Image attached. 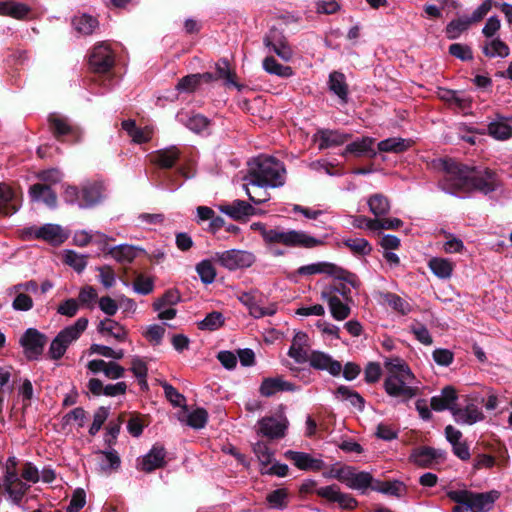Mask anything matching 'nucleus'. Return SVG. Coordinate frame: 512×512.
<instances>
[{"mask_svg": "<svg viewBox=\"0 0 512 512\" xmlns=\"http://www.w3.org/2000/svg\"><path fill=\"white\" fill-rule=\"evenodd\" d=\"M439 164L444 171L439 187L447 194L465 198L477 191L487 195L499 186L497 175L489 169L470 168L452 159H441Z\"/></svg>", "mask_w": 512, "mask_h": 512, "instance_id": "obj_1", "label": "nucleus"}, {"mask_svg": "<svg viewBox=\"0 0 512 512\" xmlns=\"http://www.w3.org/2000/svg\"><path fill=\"white\" fill-rule=\"evenodd\" d=\"M385 366L387 376L384 380V389L389 396L405 402L418 394L419 381L402 359H391Z\"/></svg>", "mask_w": 512, "mask_h": 512, "instance_id": "obj_2", "label": "nucleus"}, {"mask_svg": "<svg viewBox=\"0 0 512 512\" xmlns=\"http://www.w3.org/2000/svg\"><path fill=\"white\" fill-rule=\"evenodd\" d=\"M244 180H251L270 188H280L286 182V168L284 163L275 157L260 155L248 163Z\"/></svg>", "mask_w": 512, "mask_h": 512, "instance_id": "obj_3", "label": "nucleus"}, {"mask_svg": "<svg viewBox=\"0 0 512 512\" xmlns=\"http://www.w3.org/2000/svg\"><path fill=\"white\" fill-rule=\"evenodd\" d=\"M265 242L305 249L316 248L324 244L322 239L316 238L305 231L280 228L270 229L269 232H265Z\"/></svg>", "mask_w": 512, "mask_h": 512, "instance_id": "obj_4", "label": "nucleus"}, {"mask_svg": "<svg viewBox=\"0 0 512 512\" xmlns=\"http://www.w3.org/2000/svg\"><path fill=\"white\" fill-rule=\"evenodd\" d=\"M88 323L89 321L86 317H80L73 324L61 329L50 343L49 357L55 361L60 360L65 355L67 349L85 332Z\"/></svg>", "mask_w": 512, "mask_h": 512, "instance_id": "obj_5", "label": "nucleus"}, {"mask_svg": "<svg viewBox=\"0 0 512 512\" xmlns=\"http://www.w3.org/2000/svg\"><path fill=\"white\" fill-rule=\"evenodd\" d=\"M448 498L457 503L464 504L469 508V512H489L499 497V492L492 490L488 492L477 493L468 489H456L447 492Z\"/></svg>", "mask_w": 512, "mask_h": 512, "instance_id": "obj_6", "label": "nucleus"}, {"mask_svg": "<svg viewBox=\"0 0 512 512\" xmlns=\"http://www.w3.org/2000/svg\"><path fill=\"white\" fill-rule=\"evenodd\" d=\"M104 198L103 186L99 183H86L78 188L67 186L63 193L66 203L76 205L81 209L92 208L99 204Z\"/></svg>", "mask_w": 512, "mask_h": 512, "instance_id": "obj_7", "label": "nucleus"}, {"mask_svg": "<svg viewBox=\"0 0 512 512\" xmlns=\"http://www.w3.org/2000/svg\"><path fill=\"white\" fill-rule=\"evenodd\" d=\"M22 235L25 239H41L52 245L62 244L69 236L60 225L52 223L25 228Z\"/></svg>", "mask_w": 512, "mask_h": 512, "instance_id": "obj_8", "label": "nucleus"}, {"mask_svg": "<svg viewBox=\"0 0 512 512\" xmlns=\"http://www.w3.org/2000/svg\"><path fill=\"white\" fill-rule=\"evenodd\" d=\"M47 336L36 328H28L19 339L25 357L28 360H38L44 350Z\"/></svg>", "mask_w": 512, "mask_h": 512, "instance_id": "obj_9", "label": "nucleus"}, {"mask_svg": "<svg viewBox=\"0 0 512 512\" xmlns=\"http://www.w3.org/2000/svg\"><path fill=\"white\" fill-rule=\"evenodd\" d=\"M214 260L229 270L250 267L254 263V255L244 250L231 249L217 252Z\"/></svg>", "mask_w": 512, "mask_h": 512, "instance_id": "obj_10", "label": "nucleus"}, {"mask_svg": "<svg viewBox=\"0 0 512 512\" xmlns=\"http://www.w3.org/2000/svg\"><path fill=\"white\" fill-rule=\"evenodd\" d=\"M314 492L317 496L336 503L341 509L352 510L358 505L356 498L349 493L342 492L336 484L316 488Z\"/></svg>", "mask_w": 512, "mask_h": 512, "instance_id": "obj_11", "label": "nucleus"}, {"mask_svg": "<svg viewBox=\"0 0 512 512\" xmlns=\"http://www.w3.org/2000/svg\"><path fill=\"white\" fill-rule=\"evenodd\" d=\"M114 62V53L110 46L105 42L95 45L89 56L90 67L97 73H106L110 71Z\"/></svg>", "mask_w": 512, "mask_h": 512, "instance_id": "obj_12", "label": "nucleus"}, {"mask_svg": "<svg viewBox=\"0 0 512 512\" xmlns=\"http://www.w3.org/2000/svg\"><path fill=\"white\" fill-rule=\"evenodd\" d=\"M445 459V451L427 446L415 448L410 455V461L423 468H434Z\"/></svg>", "mask_w": 512, "mask_h": 512, "instance_id": "obj_13", "label": "nucleus"}, {"mask_svg": "<svg viewBox=\"0 0 512 512\" xmlns=\"http://www.w3.org/2000/svg\"><path fill=\"white\" fill-rule=\"evenodd\" d=\"M374 483L373 476L367 471H359L353 466H347L343 483L346 487L365 494L368 489H372Z\"/></svg>", "mask_w": 512, "mask_h": 512, "instance_id": "obj_14", "label": "nucleus"}, {"mask_svg": "<svg viewBox=\"0 0 512 512\" xmlns=\"http://www.w3.org/2000/svg\"><path fill=\"white\" fill-rule=\"evenodd\" d=\"M320 296L328 304L331 316L335 320L343 321L349 317L351 313L350 303L352 301L342 300L339 296L335 295V290L333 289H323Z\"/></svg>", "mask_w": 512, "mask_h": 512, "instance_id": "obj_15", "label": "nucleus"}, {"mask_svg": "<svg viewBox=\"0 0 512 512\" xmlns=\"http://www.w3.org/2000/svg\"><path fill=\"white\" fill-rule=\"evenodd\" d=\"M258 427V433L267 438H282L288 428V420L282 415L264 417L258 421Z\"/></svg>", "mask_w": 512, "mask_h": 512, "instance_id": "obj_16", "label": "nucleus"}, {"mask_svg": "<svg viewBox=\"0 0 512 512\" xmlns=\"http://www.w3.org/2000/svg\"><path fill=\"white\" fill-rule=\"evenodd\" d=\"M264 44L282 60L287 62L292 59L293 51L288 45L285 36L279 30L271 29L264 38Z\"/></svg>", "mask_w": 512, "mask_h": 512, "instance_id": "obj_17", "label": "nucleus"}, {"mask_svg": "<svg viewBox=\"0 0 512 512\" xmlns=\"http://www.w3.org/2000/svg\"><path fill=\"white\" fill-rule=\"evenodd\" d=\"M284 457L300 470L320 471L325 467V462L320 457H314L309 453L287 450Z\"/></svg>", "mask_w": 512, "mask_h": 512, "instance_id": "obj_18", "label": "nucleus"}, {"mask_svg": "<svg viewBox=\"0 0 512 512\" xmlns=\"http://www.w3.org/2000/svg\"><path fill=\"white\" fill-rule=\"evenodd\" d=\"M296 274L299 276H312L324 274L330 277H340L342 275H345L342 267L327 261H319L300 266L296 270Z\"/></svg>", "mask_w": 512, "mask_h": 512, "instance_id": "obj_19", "label": "nucleus"}, {"mask_svg": "<svg viewBox=\"0 0 512 512\" xmlns=\"http://www.w3.org/2000/svg\"><path fill=\"white\" fill-rule=\"evenodd\" d=\"M310 366L316 370L327 371L332 376H339L342 371V365L334 360L329 354L321 351H312L308 356Z\"/></svg>", "mask_w": 512, "mask_h": 512, "instance_id": "obj_20", "label": "nucleus"}, {"mask_svg": "<svg viewBox=\"0 0 512 512\" xmlns=\"http://www.w3.org/2000/svg\"><path fill=\"white\" fill-rule=\"evenodd\" d=\"M350 137V134L341 132L339 130L319 129L314 134V141L318 144V148L323 150L340 146L344 144Z\"/></svg>", "mask_w": 512, "mask_h": 512, "instance_id": "obj_21", "label": "nucleus"}, {"mask_svg": "<svg viewBox=\"0 0 512 512\" xmlns=\"http://www.w3.org/2000/svg\"><path fill=\"white\" fill-rule=\"evenodd\" d=\"M345 275L340 277H333L337 282L326 286L324 289L335 290V295L341 296L345 301H352L351 292L352 289H356L359 285L357 276L345 269H343Z\"/></svg>", "mask_w": 512, "mask_h": 512, "instance_id": "obj_22", "label": "nucleus"}, {"mask_svg": "<svg viewBox=\"0 0 512 512\" xmlns=\"http://www.w3.org/2000/svg\"><path fill=\"white\" fill-rule=\"evenodd\" d=\"M452 416L457 424L473 425L484 420L485 416L481 408L475 404H468L465 407H455Z\"/></svg>", "mask_w": 512, "mask_h": 512, "instance_id": "obj_23", "label": "nucleus"}, {"mask_svg": "<svg viewBox=\"0 0 512 512\" xmlns=\"http://www.w3.org/2000/svg\"><path fill=\"white\" fill-rule=\"evenodd\" d=\"M458 394L453 386H445L439 395H435L430 400V406L433 410L441 412L449 410L452 413L453 408L456 407Z\"/></svg>", "mask_w": 512, "mask_h": 512, "instance_id": "obj_24", "label": "nucleus"}, {"mask_svg": "<svg viewBox=\"0 0 512 512\" xmlns=\"http://www.w3.org/2000/svg\"><path fill=\"white\" fill-rule=\"evenodd\" d=\"M165 455V449L155 445L147 454L137 460V468L144 472H152L164 465Z\"/></svg>", "mask_w": 512, "mask_h": 512, "instance_id": "obj_25", "label": "nucleus"}, {"mask_svg": "<svg viewBox=\"0 0 512 512\" xmlns=\"http://www.w3.org/2000/svg\"><path fill=\"white\" fill-rule=\"evenodd\" d=\"M297 389L296 385L282 377H269L262 381L259 392L264 397H271L278 392H294Z\"/></svg>", "mask_w": 512, "mask_h": 512, "instance_id": "obj_26", "label": "nucleus"}, {"mask_svg": "<svg viewBox=\"0 0 512 512\" xmlns=\"http://www.w3.org/2000/svg\"><path fill=\"white\" fill-rule=\"evenodd\" d=\"M97 331L103 337L113 338L115 341L120 343L125 342L128 338V331L126 328L111 318L101 320L97 325Z\"/></svg>", "mask_w": 512, "mask_h": 512, "instance_id": "obj_27", "label": "nucleus"}, {"mask_svg": "<svg viewBox=\"0 0 512 512\" xmlns=\"http://www.w3.org/2000/svg\"><path fill=\"white\" fill-rule=\"evenodd\" d=\"M220 212L229 216L234 220H240L245 217L251 216L254 214V208L250 205V203L236 199L231 203L222 204L219 206Z\"/></svg>", "mask_w": 512, "mask_h": 512, "instance_id": "obj_28", "label": "nucleus"}, {"mask_svg": "<svg viewBox=\"0 0 512 512\" xmlns=\"http://www.w3.org/2000/svg\"><path fill=\"white\" fill-rule=\"evenodd\" d=\"M307 347L308 335L304 332H297L292 339L291 346L288 350V355L298 364L306 363L309 356Z\"/></svg>", "mask_w": 512, "mask_h": 512, "instance_id": "obj_29", "label": "nucleus"}, {"mask_svg": "<svg viewBox=\"0 0 512 512\" xmlns=\"http://www.w3.org/2000/svg\"><path fill=\"white\" fill-rule=\"evenodd\" d=\"M374 142H375V140L372 137L358 138L357 140L349 143L345 147L342 155L346 156L347 154H353L357 157H361V156H368L371 158L375 157L377 153L373 148Z\"/></svg>", "mask_w": 512, "mask_h": 512, "instance_id": "obj_30", "label": "nucleus"}, {"mask_svg": "<svg viewBox=\"0 0 512 512\" xmlns=\"http://www.w3.org/2000/svg\"><path fill=\"white\" fill-rule=\"evenodd\" d=\"M29 194L34 202H42L49 208H55L57 206L56 193L49 185L41 183L34 184L30 187Z\"/></svg>", "mask_w": 512, "mask_h": 512, "instance_id": "obj_31", "label": "nucleus"}, {"mask_svg": "<svg viewBox=\"0 0 512 512\" xmlns=\"http://www.w3.org/2000/svg\"><path fill=\"white\" fill-rule=\"evenodd\" d=\"M19 207L13 190L8 185L0 183V215H13L19 210Z\"/></svg>", "mask_w": 512, "mask_h": 512, "instance_id": "obj_32", "label": "nucleus"}, {"mask_svg": "<svg viewBox=\"0 0 512 512\" xmlns=\"http://www.w3.org/2000/svg\"><path fill=\"white\" fill-rule=\"evenodd\" d=\"M180 150L176 146L160 149L151 154L150 161L161 168H171L180 158Z\"/></svg>", "mask_w": 512, "mask_h": 512, "instance_id": "obj_33", "label": "nucleus"}, {"mask_svg": "<svg viewBox=\"0 0 512 512\" xmlns=\"http://www.w3.org/2000/svg\"><path fill=\"white\" fill-rule=\"evenodd\" d=\"M240 300L248 308L249 314L256 319H259V318H262L265 316H272L277 311V307L275 304H269L267 306H262L250 294H244L240 298Z\"/></svg>", "mask_w": 512, "mask_h": 512, "instance_id": "obj_34", "label": "nucleus"}, {"mask_svg": "<svg viewBox=\"0 0 512 512\" xmlns=\"http://www.w3.org/2000/svg\"><path fill=\"white\" fill-rule=\"evenodd\" d=\"M122 128L127 132L128 136L134 143L142 144L148 142L153 136V129L151 127L139 128L136 126L134 120H124Z\"/></svg>", "mask_w": 512, "mask_h": 512, "instance_id": "obj_35", "label": "nucleus"}, {"mask_svg": "<svg viewBox=\"0 0 512 512\" xmlns=\"http://www.w3.org/2000/svg\"><path fill=\"white\" fill-rule=\"evenodd\" d=\"M428 267L436 277L442 280L450 279L454 270L453 262L441 257L431 258Z\"/></svg>", "mask_w": 512, "mask_h": 512, "instance_id": "obj_36", "label": "nucleus"}, {"mask_svg": "<svg viewBox=\"0 0 512 512\" xmlns=\"http://www.w3.org/2000/svg\"><path fill=\"white\" fill-rule=\"evenodd\" d=\"M178 120L183 123L189 130L195 133H202L209 127V120L200 114L188 115L187 113H178Z\"/></svg>", "mask_w": 512, "mask_h": 512, "instance_id": "obj_37", "label": "nucleus"}, {"mask_svg": "<svg viewBox=\"0 0 512 512\" xmlns=\"http://www.w3.org/2000/svg\"><path fill=\"white\" fill-rule=\"evenodd\" d=\"M244 189L249 198V200L254 204H262L267 202L270 199V194L268 193L266 187L264 185H258V183L251 180H244Z\"/></svg>", "mask_w": 512, "mask_h": 512, "instance_id": "obj_38", "label": "nucleus"}, {"mask_svg": "<svg viewBox=\"0 0 512 512\" xmlns=\"http://www.w3.org/2000/svg\"><path fill=\"white\" fill-rule=\"evenodd\" d=\"M412 141L401 137H391L378 143V150L386 153H401L410 148Z\"/></svg>", "mask_w": 512, "mask_h": 512, "instance_id": "obj_39", "label": "nucleus"}, {"mask_svg": "<svg viewBox=\"0 0 512 512\" xmlns=\"http://www.w3.org/2000/svg\"><path fill=\"white\" fill-rule=\"evenodd\" d=\"M336 397L341 401H347L352 407L359 411H363L364 409V398L348 386H339L336 390Z\"/></svg>", "mask_w": 512, "mask_h": 512, "instance_id": "obj_40", "label": "nucleus"}, {"mask_svg": "<svg viewBox=\"0 0 512 512\" xmlns=\"http://www.w3.org/2000/svg\"><path fill=\"white\" fill-rule=\"evenodd\" d=\"M48 122L51 131L55 135V137L60 138L62 136H66L72 133V126L69 123L68 119L58 113H52L48 117Z\"/></svg>", "mask_w": 512, "mask_h": 512, "instance_id": "obj_41", "label": "nucleus"}, {"mask_svg": "<svg viewBox=\"0 0 512 512\" xmlns=\"http://www.w3.org/2000/svg\"><path fill=\"white\" fill-rule=\"evenodd\" d=\"M7 294L8 296L13 297L11 306L15 311L27 312L31 310L34 306L33 299L29 294L24 293L21 290H19L18 292H14L13 286L8 288Z\"/></svg>", "mask_w": 512, "mask_h": 512, "instance_id": "obj_42", "label": "nucleus"}, {"mask_svg": "<svg viewBox=\"0 0 512 512\" xmlns=\"http://www.w3.org/2000/svg\"><path fill=\"white\" fill-rule=\"evenodd\" d=\"M30 8L23 3L13 1L0 2V15L23 19L28 16Z\"/></svg>", "mask_w": 512, "mask_h": 512, "instance_id": "obj_43", "label": "nucleus"}, {"mask_svg": "<svg viewBox=\"0 0 512 512\" xmlns=\"http://www.w3.org/2000/svg\"><path fill=\"white\" fill-rule=\"evenodd\" d=\"M482 51L490 58H506L510 53L509 47L499 38H492L486 41Z\"/></svg>", "mask_w": 512, "mask_h": 512, "instance_id": "obj_44", "label": "nucleus"}, {"mask_svg": "<svg viewBox=\"0 0 512 512\" xmlns=\"http://www.w3.org/2000/svg\"><path fill=\"white\" fill-rule=\"evenodd\" d=\"M489 135L496 140L504 141L512 137V127L500 117L488 125Z\"/></svg>", "mask_w": 512, "mask_h": 512, "instance_id": "obj_45", "label": "nucleus"}, {"mask_svg": "<svg viewBox=\"0 0 512 512\" xmlns=\"http://www.w3.org/2000/svg\"><path fill=\"white\" fill-rule=\"evenodd\" d=\"M329 89L337 95L342 101L347 100L348 87L345 75L341 72L334 71L329 75Z\"/></svg>", "mask_w": 512, "mask_h": 512, "instance_id": "obj_46", "label": "nucleus"}, {"mask_svg": "<svg viewBox=\"0 0 512 512\" xmlns=\"http://www.w3.org/2000/svg\"><path fill=\"white\" fill-rule=\"evenodd\" d=\"M472 24L468 16H461L457 19L450 21L445 29V33L448 39H458L461 34L467 31Z\"/></svg>", "mask_w": 512, "mask_h": 512, "instance_id": "obj_47", "label": "nucleus"}, {"mask_svg": "<svg viewBox=\"0 0 512 512\" xmlns=\"http://www.w3.org/2000/svg\"><path fill=\"white\" fill-rule=\"evenodd\" d=\"M367 204L370 212L376 218L386 215L390 210L389 200L379 193L371 195L367 200Z\"/></svg>", "mask_w": 512, "mask_h": 512, "instance_id": "obj_48", "label": "nucleus"}, {"mask_svg": "<svg viewBox=\"0 0 512 512\" xmlns=\"http://www.w3.org/2000/svg\"><path fill=\"white\" fill-rule=\"evenodd\" d=\"M96 454L99 458V468L102 471L117 469L120 466V457L115 450L98 451Z\"/></svg>", "mask_w": 512, "mask_h": 512, "instance_id": "obj_49", "label": "nucleus"}, {"mask_svg": "<svg viewBox=\"0 0 512 512\" xmlns=\"http://www.w3.org/2000/svg\"><path fill=\"white\" fill-rule=\"evenodd\" d=\"M263 69L272 75L282 78H289L293 75V70L290 66H285L278 63L275 58L269 56L263 60Z\"/></svg>", "mask_w": 512, "mask_h": 512, "instance_id": "obj_50", "label": "nucleus"}, {"mask_svg": "<svg viewBox=\"0 0 512 512\" xmlns=\"http://www.w3.org/2000/svg\"><path fill=\"white\" fill-rule=\"evenodd\" d=\"M266 501L271 509L284 510L288 506V491L285 488H278L266 496Z\"/></svg>", "mask_w": 512, "mask_h": 512, "instance_id": "obj_51", "label": "nucleus"}, {"mask_svg": "<svg viewBox=\"0 0 512 512\" xmlns=\"http://www.w3.org/2000/svg\"><path fill=\"white\" fill-rule=\"evenodd\" d=\"M382 300L385 304L402 315H406L411 311L410 304L397 294L390 292L384 293Z\"/></svg>", "mask_w": 512, "mask_h": 512, "instance_id": "obj_52", "label": "nucleus"}, {"mask_svg": "<svg viewBox=\"0 0 512 512\" xmlns=\"http://www.w3.org/2000/svg\"><path fill=\"white\" fill-rule=\"evenodd\" d=\"M225 318L221 312L212 311L198 322V328L203 331H215L224 325Z\"/></svg>", "mask_w": 512, "mask_h": 512, "instance_id": "obj_53", "label": "nucleus"}, {"mask_svg": "<svg viewBox=\"0 0 512 512\" xmlns=\"http://www.w3.org/2000/svg\"><path fill=\"white\" fill-rule=\"evenodd\" d=\"M73 25L78 32L89 35L98 26V21L91 15L82 14L74 17Z\"/></svg>", "mask_w": 512, "mask_h": 512, "instance_id": "obj_54", "label": "nucleus"}, {"mask_svg": "<svg viewBox=\"0 0 512 512\" xmlns=\"http://www.w3.org/2000/svg\"><path fill=\"white\" fill-rule=\"evenodd\" d=\"M372 490L381 492L383 494L393 495V496H400L404 490L405 486L400 481H386V482H379L374 481Z\"/></svg>", "mask_w": 512, "mask_h": 512, "instance_id": "obj_55", "label": "nucleus"}, {"mask_svg": "<svg viewBox=\"0 0 512 512\" xmlns=\"http://www.w3.org/2000/svg\"><path fill=\"white\" fill-rule=\"evenodd\" d=\"M196 272L204 284H211L216 278V270L210 260H202L196 265Z\"/></svg>", "mask_w": 512, "mask_h": 512, "instance_id": "obj_56", "label": "nucleus"}, {"mask_svg": "<svg viewBox=\"0 0 512 512\" xmlns=\"http://www.w3.org/2000/svg\"><path fill=\"white\" fill-rule=\"evenodd\" d=\"M343 244L357 255L365 256L372 251V246L365 238H348L343 241Z\"/></svg>", "mask_w": 512, "mask_h": 512, "instance_id": "obj_57", "label": "nucleus"}, {"mask_svg": "<svg viewBox=\"0 0 512 512\" xmlns=\"http://www.w3.org/2000/svg\"><path fill=\"white\" fill-rule=\"evenodd\" d=\"M253 452L258 458L261 468H265L272 463L274 453L268 447L267 443L263 441H257L253 445Z\"/></svg>", "mask_w": 512, "mask_h": 512, "instance_id": "obj_58", "label": "nucleus"}, {"mask_svg": "<svg viewBox=\"0 0 512 512\" xmlns=\"http://www.w3.org/2000/svg\"><path fill=\"white\" fill-rule=\"evenodd\" d=\"M131 371L134 376L138 379L141 389H148L147 384V373L148 369L146 363L139 357H134L131 362Z\"/></svg>", "mask_w": 512, "mask_h": 512, "instance_id": "obj_59", "label": "nucleus"}, {"mask_svg": "<svg viewBox=\"0 0 512 512\" xmlns=\"http://www.w3.org/2000/svg\"><path fill=\"white\" fill-rule=\"evenodd\" d=\"M109 254L118 262H131L135 257V250L131 245H117L112 247Z\"/></svg>", "mask_w": 512, "mask_h": 512, "instance_id": "obj_60", "label": "nucleus"}, {"mask_svg": "<svg viewBox=\"0 0 512 512\" xmlns=\"http://www.w3.org/2000/svg\"><path fill=\"white\" fill-rule=\"evenodd\" d=\"M64 262L77 272H82L87 266L86 256L78 254L73 250L64 252Z\"/></svg>", "mask_w": 512, "mask_h": 512, "instance_id": "obj_61", "label": "nucleus"}, {"mask_svg": "<svg viewBox=\"0 0 512 512\" xmlns=\"http://www.w3.org/2000/svg\"><path fill=\"white\" fill-rule=\"evenodd\" d=\"M208 420V414L205 409L197 408L187 416V425L194 429H202Z\"/></svg>", "mask_w": 512, "mask_h": 512, "instance_id": "obj_62", "label": "nucleus"}, {"mask_svg": "<svg viewBox=\"0 0 512 512\" xmlns=\"http://www.w3.org/2000/svg\"><path fill=\"white\" fill-rule=\"evenodd\" d=\"M98 299V293L92 286L83 287L78 295V302L83 306L92 309Z\"/></svg>", "mask_w": 512, "mask_h": 512, "instance_id": "obj_63", "label": "nucleus"}, {"mask_svg": "<svg viewBox=\"0 0 512 512\" xmlns=\"http://www.w3.org/2000/svg\"><path fill=\"white\" fill-rule=\"evenodd\" d=\"M217 77L225 80L226 85L238 87L234 81V73L230 70L229 62L226 59H221L216 63Z\"/></svg>", "mask_w": 512, "mask_h": 512, "instance_id": "obj_64", "label": "nucleus"}]
</instances>
